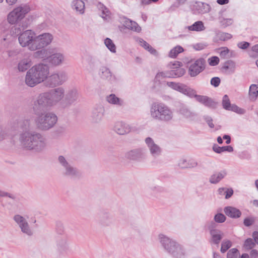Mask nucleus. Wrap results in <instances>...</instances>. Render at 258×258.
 Returning a JSON list of instances; mask_svg holds the SVG:
<instances>
[{"mask_svg":"<svg viewBox=\"0 0 258 258\" xmlns=\"http://www.w3.org/2000/svg\"><path fill=\"white\" fill-rule=\"evenodd\" d=\"M65 56L61 51L56 48H51L48 62L52 66H58L62 64L65 61Z\"/></svg>","mask_w":258,"mask_h":258,"instance_id":"obj_12","label":"nucleus"},{"mask_svg":"<svg viewBox=\"0 0 258 258\" xmlns=\"http://www.w3.org/2000/svg\"><path fill=\"white\" fill-rule=\"evenodd\" d=\"M214 219L217 222L222 223L225 221L226 217L222 214H217L215 216Z\"/></svg>","mask_w":258,"mask_h":258,"instance_id":"obj_52","label":"nucleus"},{"mask_svg":"<svg viewBox=\"0 0 258 258\" xmlns=\"http://www.w3.org/2000/svg\"><path fill=\"white\" fill-rule=\"evenodd\" d=\"M227 174L225 171H221L216 172L211 175L210 178V182L211 183L216 184L222 180Z\"/></svg>","mask_w":258,"mask_h":258,"instance_id":"obj_31","label":"nucleus"},{"mask_svg":"<svg viewBox=\"0 0 258 258\" xmlns=\"http://www.w3.org/2000/svg\"><path fill=\"white\" fill-rule=\"evenodd\" d=\"M206 121H207L209 126L211 128H213L214 127V124L212 122V119L210 117H207Z\"/></svg>","mask_w":258,"mask_h":258,"instance_id":"obj_63","label":"nucleus"},{"mask_svg":"<svg viewBox=\"0 0 258 258\" xmlns=\"http://www.w3.org/2000/svg\"><path fill=\"white\" fill-rule=\"evenodd\" d=\"M224 211L226 215L233 218H239L241 214L238 209L232 207H227Z\"/></svg>","mask_w":258,"mask_h":258,"instance_id":"obj_29","label":"nucleus"},{"mask_svg":"<svg viewBox=\"0 0 258 258\" xmlns=\"http://www.w3.org/2000/svg\"><path fill=\"white\" fill-rule=\"evenodd\" d=\"M193 97H195L196 100L205 105V106H208V107H213L214 106L215 103L209 98L207 97V96H201V95H197V92L195 91V95Z\"/></svg>","mask_w":258,"mask_h":258,"instance_id":"obj_28","label":"nucleus"},{"mask_svg":"<svg viewBox=\"0 0 258 258\" xmlns=\"http://www.w3.org/2000/svg\"><path fill=\"white\" fill-rule=\"evenodd\" d=\"M50 26V25H48L46 23H43L38 26L37 30L40 31L44 30L47 31L49 30Z\"/></svg>","mask_w":258,"mask_h":258,"instance_id":"obj_54","label":"nucleus"},{"mask_svg":"<svg viewBox=\"0 0 258 258\" xmlns=\"http://www.w3.org/2000/svg\"><path fill=\"white\" fill-rule=\"evenodd\" d=\"M101 77L109 81L115 80V77L112 75L110 70L105 67H102L100 69Z\"/></svg>","mask_w":258,"mask_h":258,"instance_id":"obj_30","label":"nucleus"},{"mask_svg":"<svg viewBox=\"0 0 258 258\" xmlns=\"http://www.w3.org/2000/svg\"><path fill=\"white\" fill-rule=\"evenodd\" d=\"M183 51V49L180 46H177L171 49L169 53V56L174 58L179 53Z\"/></svg>","mask_w":258,"mask_h":258,"instance_id":"obj_44","label":"nucleus"},{"mask_svg":"<svg viewBox=\"0 0 258 258\" xmlns=\"http://www.w3.org/2000/svg\"><path fill=\"white\" fill-rule=\"evenodd\" d=\"M254 220L252 218H247L244 220V224L246 226H249L254 223Z\"/></svg>","mask_w":258,"mask_h":258,"instance_id":"obj_58","label":"nucleus"},{"mask_svg":"<svg viewBox=\"0 0 258 258\" xmlns=\"http://www.w3.org/2000/svg\"><path fill=\"white\" fill-rule=\"evenodd\" d=\"M37 117L35 122L37 127L41 131H46L52 128L57 121L56 115L52 112H40L35 114Z\"/></svg>","mask_w":258,"mask_h":258,"instance_id":"obj_4","label":"nucleus"},{"mask_svg":"<svg viewBox=\"0 0 258 258\" xmlns=\"http://www.w3.org/2000/svg\"><path fill=\"white\" fill-rule=\"evenodd\" d=\"M167 85L172 89L189 97H193L195 95V90L183 84L168 82L167 83Z\"/></svg>","mask_w":258,"mask_h":258,"instance_id":"obj_11","label":"nucleus"},{"mask_svg":"<svg viewBox=\"0 0 258 258\" xmlns=\"http://www.w3.org/2000/svg\"><path fill=\"white\" fill-rule=\"evenodd\" d=\"M56 245L58 250L62 251L68 247L67 240L66 237L58 238L56 241Z\"/></svg>","mask_w":258,"mask_h":258,"instance_id":"obj_40","label":"nucleus"},{"mask_svg":"<svg viewBox=\"0 0 258 258\" xmlns=\"http://www.w3.org/2000/svg\"><path fill=\"white\" fill-rule=\"evenodd\" d=\"M58 161L59 164L63 167L64 169L71 165L66 158L63 156H58Z\"/></svg>","mask_w":258,"mask_h":258,"instance_id":"obj_48","label":"nucleus"},{"mask_svg":"<svg viewBox=\"0 0 258 258\" xmlns=\"http://www.w3.org/2000/svg\"><path fill=\"white\" fill-rule=\"evenodd\" d=\"M258 95V85L252 84L249 87V96L251 100H255Z\"/></svg>","mask_w":258,"mask_h":258,"instance_id":"obj_41","label":"nucleus"},{"mask_svg":"<svg viewBox=\"0 0 258 258\" xmlns=\"http://www.w3.org/2000/svg\"><path fill=\"white\" fill-rule=\"evenodd\" d=\"M104 43L106 47L112 52H116V47L112 41L109 38L105 39Z\"/></svg>","mask_w":258,"mask_h":258,"instance_id":"obj_46","label":"nucleus"},{"mask_svg":"<svg viewBox=\"0 0 258 258\" xmlns=\"http://www.w3.org/2000/svg\"><path fill=\"white\" fill-rule=\"evenodd\" d=\"M239 253L236 248L231 249L227 253V258H239Z\"/></svg>","mask_w":258,"mask_h":258,"instance_id":"obj_47","label":"nucleus"},{"mask_svg":"<svg viewBox=\"0 0 258 258\" xmlns=\"http://www.w3.org/2000/svg\"><path fill=\"white\" fill-rule=\"evenodd\" d=\"M159 238L164 248L173 256L180 258L184 255L185 250L183 247L174 240L163 234H160Z\"/></svg>","mask_w":258,"mask_h":258,"instance_id":"obj_5","label":"nucleus"},{"mask_svg":"<svg viewBox=\"0 0 258 258\" xmlns=\"http://www.w3.org/2000/svg\"><path fill=\"white\" fill-rule=\"evenodd\" d=\"M198 165L197 162L194 159L187 160L182 158L178 162V166L182 168H194Z\"/></svg>","mask_w":258,"mask_h":258,"instance_id":"obj_27","label":"nucleus"},{"mask_svg":"<svg viewBox=\"0 0 258 258\" xmlns=\"http://www.w3.org/2000/svg\"><path fill=\"white\" fill-rule=\"evenodd\" d=\"M232 245L231 241L226 239L223 240L221 243V251L222 253L226 252Z\"/></svg>","mask_w":258,"mask_h":258,"instance_id":"obj_45","label":"nucleus"},{"mask_svg":"<svg viewBox=\"0 0 258 258\" xmlns=\"http://www.w3.org/2000/svg\"><path fill=\"white\" fill-rule=\"evenodd\" d=\"M105 109L102 105H97L94 107L91 112V118L95 123L100 122L103 117Z\"/></svg>","mask_w":258,"mask_h":258,"instance_id":"obj_17","label":"nucleus"},{"mask_svg":"<svg viewBox=\"0 0 258 258\" xmlns=\"http://www.w3.org/2000/svg\"><path fill=\"white\" fill-rule=\"evenodd\" d=\"M64 175L71 178H76L80 176V171L71 164L64 169Z\"/></svg>","mask_w":258,"mask_h":258,"instance_id":"obj_26","label":"nucleus"},{"mask_svg":"<svg viewBox=\"0 0 258 258\" xmlns=\"http://www.w3.org/2000/svg\"><path fill=\"white\" fill-rule=\"evenodd\" d=\"M205 47V45L203 44H197L194 46V47L195 49L197 50H200L204 49Z\"/></svg>","mask_w":258,"mask_h":258,"instance_id":"obj_62","label":"nucleus"},{"mask_svg":"<svg viewBox=\"0 0 258 258\" xmlns=\"http://www.w3.org/2000/svg\"><path fill=\"white\" fill-rule=\"evenodd\" d=\"M235 67V62L232 60H229L225 62L222 67V70L226 74H230L234 72Z\"/></svg>","mask_w":258,"mask_h":258,"instance_id":"obj_33","label":"nucleus"},{"mask_svg":"<svg viewBox=\"0 0 258 258\" xmlns=\"http://www.w3.org/2000/svg\"><path fill=\"white\" fill-rule=\"evenodd\" d=\"M250 258H258V251L252 249L250 253Z\"/></svg>","mask_w":258,"mask_h":258,"instance_id":"obj_61","label":"nucleus"},{"mask_svg":"<svg viewBox=\"0 0 258 258\" xmlns=\"http://www.w3.org/2000/svg\"><path fill=\"white\" fill-rule=\"evenodd\" d=\"M145 151L142 149H136L131 150L125 154V157L130 160H140L144 158Z\"/></svg>","mask_w":258,"mask_h":258,"instance_id":"obj_19","label":"nucleus"},{"mask_svg":"<svg viewBox=\"0 0 258 258\" xmlns=\"http://www.w3.org/2000/svg\"><path fill=\"white\" fill-rule=\"evenodd\" d=\"M13 220L20 228L22 233L28 235H32L33 232L30 227V225L25 217L20 214H16L14 216Z\"/></svg>","mask_w":258,"mask_h":258,"instance_id":"obj_10","label":"nucleus"},{"mask_svg":"<svg viewBox=\"0 0 258 258\" xmlns=\"http://www.w3.org/2000/svg\"><path fill=\"white\" fill-rule=\"evenodd\" d=\"M96 7L98 11L101 12L100 16L103 20L109 21L111 19V14L108 9L100 2L97 3Z\"/></svg>","mask_w":258,"mask_h":258,"instance_id":"obj_23","label":"nucleus"},{"mask_svg":"<svg viewBox=\"0 0 258 258\" xmlns=\"http://www.w3.org/2000/svg\"><path fill=\"white\" fill-rule=\"evenodd\" d=\"M233 194V190L232 189H227L225 193V199H227L230 198Z\"/></svg>","mask_w":258,"mask_h":258,"instance_id":"obj_60","label":"nucleus"},{"mask_svg":"<svg viewBox=\"0 0 258 258\" xmlns=\"http://www.w3.org/2000/svg\"><path fill=\"white\" fill-rule=\"evenodd\" d=\"M50 51L51 48L41 49L35 52L34 53V56L38 58L46 59L48 62V57L50 55Z\"/></svg>","mask_w":258,"mask_h":258,"instance_id":"obj_34","label":"nucleus"},{"mask_svg":"<svg viewBox=\"0 0 258 258\" xmlns=\"http://www.w3.org/2000/svg\"><path fill=\"white\" fill-rule=\"evenodd\" d=\"M137 41L141 46L143 47L145 49L147 50L152 54L156 56L158 55L157 51L143 39L140 38L138 39Z\"/></svg>","mask_w":258,"mask_h":258,"instance_id":"obj_38","label":"nucleus"},{"mask_svg":"<svg viewBox=\"0 0 258 258\" xmlns=\"http://www.w3.org/2000/svg\"><path fill=\"white\" fill-rule=\"evenodd\" d=\"M47 92L52 106L56 105L64 97L65 90L62 87L52 89Z\"/></svg>","mask_w":258,"mask_h":258,"instance_id":"obj_13","label":"nucleus"},{"mask_svg":"<svg viewBox=\"0 0 258 258\" xmlns=\"http://www.w3.org/2000/svg\"><path fill=\"white\" fill-rule=\"evenodd\" d=\"M181 66V62L179 61H174V62H170L168 64V67L172 70H175L176 68Z\"/></svg>","mask_w":258,"mask_h":258,"instance_id":"obj_55","label":"nucleus"},{"mask_svg":"<svg viewBox=\"0 0 258 258\" xmlns=\"http://www.w3.org/2000/svg\"><path fill=\"white\" fill-rule=\"evenodd\" d=\"M252 237L255 242L258 244V232H254L252 234Z\"/></svg>","mask_w":258,"mask_h":258,"instance_id":"obj_64","label":"nucleus"},{"mask_svg":"<svg viewBox=\"0 0 258 258\" xmlns=\"http://www.w3.org/2000/svg\"><path fill=\"white\" fill-rule=\"evenodd\" d=\"M114 131L118 135H124L131 131L130 125L122 121H117L113 127Z\"/></svg>","mask_w":258,"mask_h":258,"instance_id":"obj_20","label":"nucleus"},{"mask_svg":"<svg viewBox=\"0 0 258 258\" xmlns=\"http://www.w3.org/2000/svg\"><path fill=\"white\" fill-rule=\"evenodd\" d=\"M220 83V79L218 77L213 78L211 80V84L215 87H217L219 85Z\"/></svg>","mask_w":258,"mask_h":258,"instance_id":"obj_57","label":"nucleus"},{"mask_svg":"<svg viewBox=\"0 0 258 258\" xmlns=\"http://www.w3.org/2000/svg\"><path fill=\"white\" fill-rule=\"evenodd\" d=\"M79 97V94L77 90L75 88L70 89L64 95V99L63 100V105L69 106L75 102Z\"/></svg>","mask_w":258,"mask_h":258,"instance_id":"obj_16","label":"nucleus"},{"mask_svg":"<svg viewBox=\"0 0 258 258\" xmlns=\"http://www.w3.org/2000/svg\"><path fill=\"white\" fill-rule=\"evenodd\" d=\"M232 35L230 33H216L214 37V41L220 43L230 39Z\"/></svg>","mask_w":258,"mask_h":258,"instance_id":"obj_36","label":"nucleus"},{"mask_svg":"<svg viewBox=\"0 0 258 258\" xmlns=\"http://www.w3.org/2000/svg\"><path fill=\"white\" fill-rule=\"evenodd\" d=\"M151 117L156 120L169 122L173 120V110L164 103H157L152 105L150 108Z\"/></svg>","mask_w":258,"mask_h":258,"instance_id":"obj_3","label":"nucleus"},{"mask_svg":"<svg viewBox=\"0 0 258 258\" xmlns=\"http://www.w3.org/2000/svg\"><path fill=\"white\" fill-rule=\"evenodd\" d=\"M187 28L190 31H202L205 30L204 23L202 21H197Z\"/></svg>","mask_w":258,"mask_h":258,"instance_id":"obj_39","label":"nucleus"},{"mask_svg":"<svg viewBox=\"0 0 258 258\" xmlns=\"http://www.w3.org/2000/svg\"><path fill=\"white\" fill-rule=\"evenodd\" d=\"M255 245V243L251 238L247 239L244 243L243 247L246 250H249L253 248Z\"/></svg>","mask_w":258,"mask_h":258,"instance_id":"obj_49","label":"nucleus"},{"mask_svg":"<svg viewBox=\"0 0 258 258\" xmlns=\"http://www.w3.org/2000/svg\"><path fill=\"white\" fill-rule=\"evenodd\" d=\"M31 61L29 59L24 58L19 61L18 64V69L20 72H25L31 66Z\"/></svg>","mask_w":258,"mask_h":258,"instance_id":"obj_35","label":"nucleus"},{"mask_svg":"<svg viewBox=\"0 0 258 258\" xmlns=\"http://www.w3.org/2000/svg\"><path fill=\"white\" fill-rule=\"evenodd\" d=\"M19 141L25 149L41 152L47 146L46 138L41 134L32 131H25L20 134Z\"/></svg>","mask_w":258,"mask_h":258,"instance_id":"obj_1","label":"nucleus"},{"mask_svg":"<svg viewBox=\"0 0 258 258\" xmlns=\"http://www.w3.org/2000/svg\"><path fill=\"white\" fill-rule=\"evenodd\" d=\"M213 150L217 153H221L223 152L228 151L229 152L233 151V148L230 146H224V147H219L217 145H214L213 147Z\"/></svg>","mask_w":258,"mask_h":258,"instance_id":"obj_42","label":"nucleus"},{"mask_svg":"<svg viewBox=\"0 0 258 258\" xmlns=\"http://www.w3.org/2000/svg\"><path fill=\"white\" fill-rule=\"evenodd\" d=\"M107 101L112 104L117 105L119 106H121L123 104V101L118 98L115 96V94H112L107 96L106 97Z\"/></svg>","mask_w":258,"mask_h":258,"instance_id":"obj_37","label":"nucleus"},{"mask_svg":"<svg viewBox=\"0 0 258 258\" xmlns=\"http://www.w3.org/2000/svg\"><path fill=\"white\" fill-rule=\"evenodd\" d=\"M180 112L187 117H190L192 115L191 112L185 108L181 109L180 110Z\"/></svg>","mask_w":258,"mask_h":258,"instance_id":"obj_56","label":"nucleus"},{"mask_svg":"<svg viewBox=\"0 0 258 258\" xmlns=\"http://www.w3.org/2000/svg\"><path fill=\"white\" fill-rule=\"evenodd\" d=\"M222 104L223 108L226 110L233 111L238 113H243L244 110L239 108L237 106L232 104L230 102L229 98L227 95H225L223 98Z\"/></svg>","mask_w":258,"mask_h":258,"instance_id":"obj_22","label":"nucleus"},{"mask_svg":"<svg viewBox=\"0 0 258 258\" xmlns=\"http://www.w3.org/2000/svg\"><path fill=\"white\" fill-rule=\"evenodd\" d=\"M30 11V7L26 4L21 5L14 9L8 15V21L11 24H15L22 20Z\"/></svg>","mask_w":258,"mask_h":258,"instance_id":"obj_6","label":"nucleus"},{"mask_svg":"<svg viewBox=\"0 0 258 258\" xmlns=\"http://www.w3.org/2000/svg\"><path fill=\"white\" fill-rule=\"evenodd\" d=\"M30 122L29 120L26 119L19 122V125L22 128H24L27 131V129L29 127Z\"/></svg>","mask_w":258,"mask_h":258,"instance_id":"obj_53","label":"nucleus"},{"mask_svg":"<svg viewBox=\"0 0 258 258\" xmlns=\"http://www.w3.org/2000/svg\"><path fill=\"white\" fill-rule=\"evenodd\" d=\"M52 107L47 92L40 94L34 101L33 109L34 114H38L44 108Z\"/></svg>","mask_w":258,"mask_h":258,"instance_id":"obj_7","label":"nucleus"},{"mask_svg":"<svg viewBox=\"0 0 258 258\" xmlns=\"http://www.w3.org/2000/svg\"><path fill=\"white\" fill-rule=\"evenodd\" d=\"M171 77H180L182 76L185 73V70L179 67L175 70H172L170 71Z\"/></svg>","mask_w":258,"mask_h":258,"instance_id":"obj_43","label":"nucleus"},{"mask_svg":"<svg viewBox=\"0 0 258 258\" xmlns=\"http://www.w3.org/2000/svg\"><path fill=\"white\" fill-rule=\"evenodd\" d=\"M194 8L198 13H206L210 11L209 5L202 2H197Z\"/></svg>","mask_w":258,"mask_h":258,"instance_id":"obj_32","label":"nucleus"},{"mask_svg":"<svg viewBox=\"0 0 258 258\" xmlns=\"http://www.w3.org/2000/svg\"><path fill=\"white\" fill-rule=\"evenodd\" d=\"M237 46L239 48L245 49L249 46V43L247 42H241L238 43Z\"/></svg>","mask_w":258,"mask_h":258,"instance_id":"obj_59","label":"nucleus"},{"mask_svg":"<svg viewBox=\"0 0 258 258\" xmlns=\"http://www.w3.org/2000/svg\"><path fill=\"white\" fill-rule=\"evenodd\" d=\"M67 80V74L63 71L56 72L46 80V85L49 87H55L61 85Z\"/></svg>","mask_w":258,"mask_h":258,"instance_id":"obj_9","label":"nucleus"},{"mask_svg":"<svg viewBox=\"0 0 258 258\" xmlns=\"http://www.w3.org/2000/svg\"><path fill=\"white\" fill-rule=\"evenodd\" d=\"M209 64L211 66H215L219 62V58L217 56H212L208 59Z\"/></svg>","mask_w":258,"mask_h":258,"instance_id":"obj_51","label":"nucleus"},{"mask_svg":"<svg viewBox=\"0 0 258 258\" xmlns=\"http://www.w3.org/2000/svg\"><path fill=\"white\" fill-rule=\"evenodd\" d=\"M53 36L50 33H42L38 35L35 34L34 44L32 46L34 51L40 49L51 43Z\"/></svg>","mask_w":258,"mask_h":258,"instance_id":"obj_8","label":"nucleus"},{"mask_svg":"<svg viewBox=\"0 0 258 258\" xmlns=\"http://www.w3.org/2000/svg\"><path fill=\"white\" fill-rule=\"evenodd\" d=\"M211 235V241L217 245H218L221 240L224 236L223 233L217 229L211 230L210 231Z\"/></svg>","mask_w":258,"mask_h":258,"instance_id":"obj_24","label":"nucleus"},{"mask_svg":"<svg viewBox=\"0 0 258 258\" xmlns=\"http://www.w3.org/2000/svg\"><path fill=\"white\" fill-rule=\"evenodd\" d=\"M145 143L148 147L151 155L154 157H157L161 154L162 150L161 148L150 137L145 139Z\"/></svg>","mask_w":258,"mask_h":258,"instance_id":"obj_18","label":"nucleus"},{"mask_svg":"<svg viewBox=\"0 0 258 258\" xmlns=\"http://www.w3.org/2000/svg\"><path fill=\"white\" fill-rule=\"evenodd\" d=\"M205 60L200 58L191 64L189 67L188 73L191 77H196L204 69Z\"/></svg>","mask_w":258,"mask_h":258,"instance_id":"obj_15","label":"nucleus"},{"mask_svg":"<svg viewBox=\"0 0 258 258\" xmlns=\"http://www.w3.org/2000/svg\"><path fill=\"white\" fill-rule=\"evenodd\" d=\"M72 8L80 14H83L85 12V4L82 0H73L71 4Z\"/></svg>","mask_w":258,"mask_h":258,"instance_id":"obj_25","label":"nucleus"},{"mask_svg":"<svg viewBox=\"0 0 258 258\" xmlns=\"http://www.w3.org/2000/svg\"><path fill=\"white\" fill-rule=\"evenodd\" d=\"M35 34L36 33H21L19 37V41L22 47L27 46L30 50L34 51L32 46L34 44Z\"/></svg>","mask_w":258,"mask_h":258,"instance_id":"obj_14","label":"nucleus"},{"mask_svg":"<svg viewBox=\"0 0 258 258\" xmlns=\"http://www.w3.org/2000/svg\"><path fill=\"white\" fill-rule=\"evenodd\" d=\"M172 77V75L170 74V72L166 71V72H162L158 73L156 76V79H160L163 78H170Z\"/></svg>","mask_w":258,"mask_h":258,"instance_id":"obj_50","label":"nucleus"},{"mask_svg":"<svg viewBox=\"0 0 258 258\" xmlns=\"http://www.w3.org/2000/svg\"><path fill=\"white\" fill-rule=\"evenodd\" d=\"M49 69L47 65L40 63L32 67L27 72L25 83L30 87H33L47 79Z\"/></svg>","mask_w":258,"mask_h":258,"instance_id":"obj_2","label":"nucleus"},{"mask_svg":"<svg viewBox=\"0 0 258 258\" xmlns=\"http://www.w3.org/2000/svg\"><path fill=\"white\" fill-rule=\"evenodd\" d=\"M121 23L128 30L137 32H139L141 30V28L136 22L132 21L127 18H122Z\"/></svg>","mask_w":258,"mask_h":258,"instance_id":"obj_21","label":"nucleus"}]
</instances>
